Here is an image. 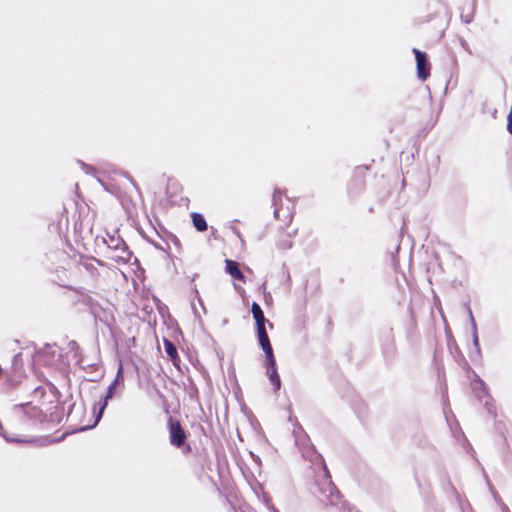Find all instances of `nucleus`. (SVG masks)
<instances>
[{"label": "nucleus", "instance_id": "1", "mask_svg": "<svg viewBox=\"0 0 512 512\" xmlns=\"http://www.w3.org/2000/svg\"><path fill=\"white\" fill-rule=\"evenodd\" d=\"M313 494L319 501L326 505H338L341 501L340 491L337 489L331 479L330 472L326 465L323 466V471L316 478V486Z\"/></svg>", "mask_w": 512, "mask_h": 512}, {"label": "nucleus", "instance_id": "2", "mask_svg": "<svg viewBox=\"0 0 512 512\" xmlns=\"http://www.w3.org/2000/svg\"><path fill=\"white\" fill-rule=\"evenodd\" d=\"M274 217L288 228L294 216V203L280 190L273 193Z\"/></svg>", "mask_w": 512, "mask_h": 512}, {"label": "nucleus", "instance_id": "3", "mask_svg": "<svg viewBox=\"0 0 512 512\" xmlns=\"http://www.w3.org/2000/svg\"><path fill=\"white\" fill-rule=\"evenodd\" d=\"M168 430L170 444L177 448L183 446L187 439V434L181 426L180 422L170 417L168 420Z\"/></svg>", "mask_w": 512, "mask_h": 512}, {"label": "nucleus", "instance_id": "4", "mask_svg": "<svg viewBox=\"0 0 512 512\" xmlns=\"http://www.w3.org/2000/svg\"><path fill=\"white\" fill-rule=\"evenodd\" d=\"M123 383H124V369H123V364L120 361L119 365H118L116 377L113 380V382L110 384V386L108 387V391H107V393H106V395H105V397L103 399V402H102V404L100 406V411H99L98 417L101 416L103 410L107 406L108 399H111L113 397V395L115 393L116 386L119 385V384L123 385Z\"/></svg>", "mask_w": 512, "mask_h": 512}, {"label": "nucleus", "instance_id": "5", "mask_svg": "<svg viewBox=\"0 0 512 512\" xmlns=\"http://www.w3.org/2000/svg\"><path fill=\"white\" fill-rule=\"evenodd\" d=\"M417 63V75L420 79L426 80L430 75V64L424 52L413 49Z\"/></svg>", "mask_w": 512, "mask_h": 512}, {"label": "nucleus", "instance_id": "6", "mask_svg": "<svg viewBox=\"0 0 512 512\" xmlns=\"http://www.w3.org/2000/svg\"><path fill=\"white\" fill-rule=\"evenodd\" d=\"M257 336H258L259 344H260L261 348L263 349V351L266 355V358L273 364L274 353H273V349H272L270 339H269L267 332L257 334Z\"/></svg>", "mask_w": 512, "mask_h": 512}, {"label": "nucleus", "instance_id": "7", "mask_svg": "<svg viewBox=\"0 0 512 512\" xmlns=\"http://www.w3.org/2000/svg\"><path fill=\"white\" fill-rule=\"evenodd\" d=\"M225 270L234 279L245 282V277L239 269V265L236 261L227 259L225 261Z\"/></svg>", "mask_w": 512, "mask_h": 512}, {"label": "nucleus", "instance_id": "8", "mask_svg": "<svg viewBox=\"0 0 512 512\" xmlns=\"http://www.w3.org/2000/svg\"><path fill=\"white\" fill-rule=\"evenodd\" d=\"M266 367H267V374L270 379V381L274 384L275 389L279 390L281 386V381L279 374L277 372L276 368V360L274 359L273 364L266 358Z\"/></svg>", "mask_w": 512, "mask_h": 512}, {"label": "nucleus", "instance_id": "9", "mask_svg": "<svg viewBox=\"0 0 512 512\" xmlns=\"http://www.w3.org/2000/svg\"><path fill=\"white\" fill-rule=\"evenodd\" d=\"M296 234V230L281 232L278 239V246L282 249H288L292 246V238Z\"/></svg>", "mask_w": 512, "mask_h": 512}, {"label": "nucleus", "instance_id": "10", "mask_svg": "<svg viewBox=\"0 0 512 512\" xmlns=\"http://www.w3.org/2000/svg\"><path fill=\"white\" fill-rule=\"evenodd\" d=\"M369 170V166L360 165L356 166L352 172V180L355 183L363 184L365 183L366 173Z\"/></svg>", "mask_w": 512, "mask_h": 512}, {"label": "nucleus", "instance_id": "11", "mask_svg": "<svg viewBox=\"0 0 512 512\" xmlns=\"http://www.w3.org/2000/svg\"><path fill=\"white\" fill-rule=\"evenodd\" d=\"M192 222H193L194 227L198 231L203 232V231L207 230V222H206L205 218L203 217V215H201L199 213H193L192 214Z\"/></svg>", "mask_w": 512, "mask_h": 512}, {"label": "nucleus", "instance_id": "12", "mask_svg": "<svg viewBox=\"0 0 512 512\" xmlns=\"http://www.w3.org/2000/svg\"><path fill=\"white\" fill-rule=\"evenodd\" d=\"M164 349H165V352L168 355V357L173 362L179 360V355H178L177 349L171 341H169L167 339L164 340Z\"/></svg>", "mask_w": 512, "mask_h": 512}, {"label": "nucleus", "instance_id": "13", "mask_svg": "<svg viewBox=\"0 0 512 512\" xmlns=\"http://www.w3.org/2000/svg\"><path fill=\"white\" fill-rule=\"evenodd\" d=\"M251 312L253 314V318L255 319L256 321V324L257 323H263V322H267L265 316H264V313L260 307V305L256 302H253L252 303V306H251Z\"/></svg>", "mask_w": 512, "mask_h": 512}, {"label": "nucleus", "instance_id": "14", "mask_svg": "<svg viewBox=\"0 0 512 512\" xmlns=\"http://www.w3.org/2000/svg\"><path fill=\"white\" fill-rule=\"evenodd\" d=\"M265 323L266 322L256 324L257 334L267 332L265 328Z\"/></svg>", "mask_w": 512, "mask_h": 512}, {"label": "nucleus", "instance_id": "15", "mask_svg": "<svg viewBox=\"0 0 512 512\" xmlns=\"http://www.w3.org/2000/svg\"><path fill=\"white\" fill-rule=\"evenodd\" d=\"M52 408L55 409V410H58V406L57 405H53Z\"/></svg>", "mask_w": 512, "mask_h": 512}]
</instances>
